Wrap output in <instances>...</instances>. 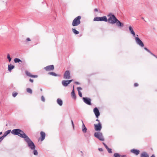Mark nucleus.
<instances>
[{"instance_id": "1", "label": "nucleus", "mask_w": 157, "mask_h": 157, "mask_svg": "<svg viewBox=\"0 0 157 157\" xmlns=\"http://www.w3.org/2000/svg\"><path fill=\"white\" fill-rule=\"evenodd\" d=\"M14 135H17L20 137L24 138L25 141L27 143L28 147L31 149H34L35 145L31 139L26 135L24 132L19 129H13L11 132Z\"/></svg>"}, {"instance_id": "2", "label": "nucleus", "mask_w": 157, "mask_h": 157, "mask_svg": "<svg viewBox=\"0 0 157 157\" xmlns=\"http://www.w3.org/2000/svg\"><path fill=\"white\" fill-rule=\"evenodd\" d=\"M108 17H109V18L107 19V21L109 23L113 24L116 23L117 21H118L114 15L111 13H109L108 15Z\"/></svg>"}, {"instance_id": "3", "label": "nucleus", "mask_w": 157, "mask_h": 157, "mask_svg": "<svg viewBox=\"0 0 157 157\" xmlns=\"http://www.w3.org/2000/svg\"><path fill=\"white\" fill-rule=\"evenodd\" d=\"M81 17L78 16L75 17L73 20L72 22V25L73 26H76L79 25L80 23V19Z\"/></svg>"}, {"instance_id": "4", "label": "nucleus", "mask_w": 157, "mask_h": 157, "mask_svg": "<svg viewBox=\"0 0 157 157\" xmlns=\"http://www.w3.org/2000/svg\"><path fill=\"white\" fill-rule=\"evenodd\" d=\"M94 136L100 140L102 141L104 140V139L101 132H95L94 133Z\"/></svg>"}, {"instance_id": "5", "label": "nucleus", "mask_w": 157, "mask_h": 157, "mask_svg": "<svg viewBox=\"0 0 157 157\" xmlns=\"http://www.w3.org/2000/svg\"><path fill=\"white\" fill-rule=\"evenodd\" d=\"M135 38L136 43L141 47H143L144 45L141 40L138 37H135Z\"/></svg>"}, {"instance_id": "6", "label": "nucleus", "mask_w": 157, "mask_h": 157, "mask_svg": "<svg viewBox=\"0 0 157 157\" xmlns=\"http://www.w3.org/2000/svg\"><path fill=\"white\" fill-rule=\"evenodd\" d=\"M83 101L86 104L88 105H91V100L90 98L86 97H83L82 98Z\"/></svg>"}, {"instance_id": "7", "label": "nucleus", "mask_w": 157, "mask_h": 157, "mask_svg": "<svg viewBox=\"0 0 157 157\" xmlns=\"http://www.w3.org/2000/svg\"><path fill=\"white\" fill-rule=\"evenodd\" d=\"M70 78V72L68 71H66L64 75L63 78L64 79H69Z\"/></svg>"}, {"instance_id": "8", "label": "nucleus", "mask_w": 157, "mask_h": 157, "mask_svg": "<svg viewBox=\"0 0 157 157\" xmlns=\"http://www.w3.org/2000/svg\"><path fill=\"white\" fill-rule=\"evenodd\" d=\"M95 130L96 131H100L101 128V124L100 122H99L98 124H94Z\"/></svg>"}, {"instance_id": "9", "label": "nucleus", "mask_w": 157, "mask_h": 157, "mask_svg": "<svg viewBox=\"0 0 157 157\" xmlns=\"http://www.w3.org/2000/svg\"><path fill=\"white\" fill-rule=\"evenodd\" d=\"M73 81L72 80H63L62 82V85L64 86H67Z\"/></svg>"}, {"instance_id": "10", "label": "nucleus", "mask_w": 157, "mask_h": 157, "mask_svg": "<svg viewBox=\"0 0 157 157\" xmlns=\"http://www.w3.org/2000/svg\"><path fill=\"white\" fill-rule=\"evenodd\" d=\"M94 112L96 117L98 118L100 115V113L98 109L95 107L94 109Z\"/></svg>"}, {"instance_id": "11", "label": "nucleus", "mask_w": 157, "mask_h": 157, "mask_svg": "<svg viewBox=\"0 0 157 157\" xmlns=\"http://www.w3.org/2000/svg\"><path fill=\"white\" fill-rule=\"evenodd\" d=\"M44 68L46 71H49L53 70L54 69V67L53 65H51L45 67Z\"/></svg>"}, {"instance_id": "12", "label": "nucleus", "mask_w": 157, "mask_h": 157, "mask_svg": "<svg viewBox=\"0 0 157 157\" xmlns=\"http://www.w3.org/2000/svg\"><path fill=\"white\" fill-rule=\"evenodd\" d=\"M131 152L134 153L136 155H138L140 153V151L139 150L132 149L131 150Z\"/></svg>"}, {"instance_id": "13", "label": "nucleus", "mask_w": 157, "mask_h": 157, "mask_svg": "<svg viewBox=\"0 0 157 157\" xmlns=\"http://www.w3.org/2000/svg\"><path fill=\"white\" fill-rule=\"evenodd\" d=\"M129 29L131 34L133 35V37H135L136 36L135 33L132 27L130 26L129 27Z\"/></svg>"}, {"instance_id": "14", "label": "nucleus", "mask_w": 157, "mask_h": 157, "mask_svg": "<svg viewBox=\"0 0 157 157\" xmlns=\"http://www.w3.org/2000/svg\"><path fill=\"white\" fill-rule=\"evenodd\" d=\"M82 131L84 133H86L87 131V128L86 127L85 124H84L83 121L82 120Z\"/></svg>"}, {"instance_id": "15", "label": "nucleus", "mask_w": 157, "mask_h": 157, "mask_svg": "<svg viewBox=\"0 0 157 157\" xmlns=\"http://www.w3.org/2000/svg\"><path fill=\"white\" fill-rule=\"evenodd\" d=\"M40 134L41 136V141H42L45 138V134L44 132L41 131L40 132Z\"/></svg>"}, {"instance_id": "16", "label": "nucleus", "mask_w": 157, "mask_h": 157, "mask_svg": "<svg viewBox=\"0 0 157 157\" xmlns=\"http://www.w3.org/2000/svg\"><path fill=\"white\" fill-rule=\"evenodd\" d=\"M25 74L27 76L32 78H37V75H31V73L27 71H25Z\"/></svg>"}, {"instance_id": "17", "label": "nucleus", "mask_w": 157, "mask_h": 157, "mask_svg": "<svg viewBox=\"0 0 157 157\" xmlns=\"http://www.w3.org/2000/svg\"><path fill=\"white\" fill-rule=\"evenodd\" d=\"M57 103L60 106H61L63 105V101L60 98H58L57 100Z\"/></svg>"}, {"instance_id": "18", "label": "nucleus", "mask_w": 157, "mask_h": 157, "mask_svg": "<svg viewBox=\"0 0 157 157\" xmlns=\"http://www.w3.org/2000/svg\"><path fill=\"white\" fill-rule=\"evenodd\" d=\"M117 25L118 27H123L124 26L123 24H122L120 21L118 20L116 22Z\"/></svg>"}, {"instance_id": "19", "label": "nucleus", "mask_w": 157, "mask_h": 157, "mask_svg": "<svg viewBox=\"0 0 157 157\" xmlns=\"http://www.w3.org/2000/svg\"><path fill=\"white\" fill-rule=\"evenodd\" d=\"M11 130H9L5 132L4 133L3 135V136L5 137L8 134H10V132H11Z\"/></svg>"}, {"instance_id": "20", "label": "nucleus", "mask_w": 157, "mask_h": 157, "mask_svg": "<svg viewBox=\"0 0 157 157\" xmlns=\"http://www.w3.org/2000/svg\"><path fill=\"white\" fill-rule=\"evenodd\" d=\"M140 157H149V155L146 152H143L141 154Z\"/></svg>"}, {"instance_id": "21", "label": "nucleus", "mask_w": 157, "mask_h": 157, "mask_svg": "<svg viewBox=\"0 0 157 157\" xmlns=\"http://www.w3.org/2000/svg\"><path fill=\"white\" fill-rule=\"evenodd\" d=\"M101 21H104L106 22L107 21V19L106 16L100 17Z\"/></svg>"}, {"instance_id": "22", "label": "nucleus", "mask_w": 157, "mask_h": 157, "mask_svg": "<svg viewBox=\"0 0 157 157\" xmlns=\"http://www.w3.org/2000/svg\"><path fill=\"white\" fill-rule=\"evenodd\" d=\"M14 67V66L11 64H10L8 66V70L10 71L12 70L13 69Z\"/></svg>"}, {"instance_id": "23", "label": "nucleus", "mask_w": 157, "mask_h": 157, "mask_svg": "<svg viewBox=\"0 0 157 157\" xmlns=\"http://www.w3.org/2000/svg\"><path fill=\"white\" fill-rule=\"evenodd\" d=\"M74 88V86L73 87V90H72V92H71V95L72 97L73 98H76V96H75V93Z\"/></svg>"}, {"instance_id": "24", "label": "nucleus", "mask_w": 157, "mask_h": 157, "mask_svg": "<svg viewBox=\"0 0 157 157\" xmlns=\"http://www.w3.org/2000/svg\"><path fill=\"white\" fill-rule=\"evenodd\" d=\"M14 62L15 63H19L20 62H22V61L18 58H15L14 59Z\"/></svg>"}, {"instance_id": "25", "label": "nucleus", "mask_w": 157, "mask_h": 157, "mask_svg": "<svg viewBox=\"0 0 157 157\" xmlns=\"http://www.w3.org/2000/svg\"><path fill=\"white\" fill-rule=\"evenodd\" d=\"M113 156L114 157H124V155L121 156L118 153H114Z\"/></svg>"}, {"instance_id": "26", "label": "nucleus", "mask_w": 157, "mask_h": 157, "mask_svg": "<svg viewBox=\"0 0 157 157\" xmlns=\"http://www.w3.org/2000/svg\"><path fill=\"white\" fill-rule=\"evenodd\" d=\"M72 31L73 33L75 34H78L79 33V32L76 30L75 29L72 28Z\"/></svg>"}, {"instance_id": "27", "label": "nucleus", "mask_w": 157, "mask_h": 157, "mask_svg": "<svg viewBox=\"0 0 157 157\" xmlns=\"http://www.w3.org/2000/svg\"><path fill=\"white\" fill-rule=\"evenodd\" d=\"M100 17H96L94 18V21H101Z\"/></svg>"}, {"instance_id": "28", "label": "nucleus", "mask_w": 157, "mask_h": 157, "mask_svg": "<svg viewBox=\"0 0 157 157\" xmlns=\"http://www.w3.org/2000/svg\"><path fill=\"white\" fill-rule=\"evenodd\" d=\"M48 74L50 75H53L54 76H59V75L56 74L55 73H54V72H49L48 73Z\"/></svg>"}, {"instance_id": "29", "label": "nucleus", "mask_w": 157, "mask_h": 157, "mask_svg": "<svg viewBox=\"0 0 157 157\" xmlns=\"http://www.w3.org/2000/svg\"><path fill=\"white\" fill-rule=\"evenodd\" d=\"M27 92L30 94H32V90L30 88H27L26 89Z\"/></svg>"}, {"instance_id": "30", "label": "nucleus", "mask_w": 157, "mask_h": 157, "mask_svg": "<svg viewBox=\"0 0 157 157\" xmlns=\"http://www.w3.org/2000/svg\"><path fill=\"white\" fill-rule=\"evenodd\" d=\"M35 148L34 149H33L32 150H33V153L34 155H38V152L35 149Z\"/></svg>"}, {"instance_id": "31", "label": "nucleus", "mask_w": 157, "mask_h": 157, "mask_svg": "<svg viewBox=\"0 0 157 157\" xmlns=\"http://www.w3.org/2000/svg\"><path fill=\"white\" fill-rule=\"evenodd\" d=\"M7 58L8 59L9 62H10L12 58L10 57V55L9 54H8L7 55Z\"/></svg>"}, {"instance_id": "32", "label": "nucleus", "mask_w": 157, "mask_h": 157, "mask_svg": "<svg viewBox=\"0 0 157 157\" xmlns=\"http://www.w3.org/2000/svg\"><path fill=\"white\" fill-rule=\"evenodd\" d=\"M106 149H107L108 152L109 153H112V151H111V149H110L109 148V147H108V148H106Z\"/></svg>"}, {"instance_id": "33", "label": "nucleus", "mask_w": 157, "mask_h": 157, "mask_svg": "<svg viewBox=\"0 0 157 157\" xmlns=\"http://www.w3.org/2000/svg\"><path fill=\"white\" fill-rule=\"evenodd\" d=\"M17 93H13L12 94V95L13 97H15L17 95Z\"/></svg>"}, {"instance_id": "34", "label": "nucleus", "mask_w": 157, "mask_h": 157, "mask_svg": "<svg viewBox=\"0 0 157 157\" xmlns=\"http://www.w3.org/2000/svg\"><path fill=\"white\" fill-rule=\"evenodd\" d=\"M78 95H79V96L80 97H82V95L81 92L80 91H78Z\"/></svg>"}, {"instance_id": "35", "label": "nucleus", "mask_w": 157, "mask_h": 157, "mask_svg": "<svg viewBox=\"0 0 157 157\" xmlns=\"http://www.w3.org/2000/svg\"><path fill=\"white\" fill-rule=\"evenodd\" d=\"M41 100L43 101V102H44L45 101V98H44V97L43 96H41Z\"/></svg>"}, {"instance_id": "36", "label": "nucleus", "mask_w": 157, "mask_h": 157, "mask_svg": "<svg viewBox=\"0 0 157 157\" xmlns=\"http://www.w3.org/2000/svg\"><path fill=\"white\" fill-rule=\"evenodd\" d=\"M147 52H148L151 55H152V56H155V55H154L152 52H151L149 50Z\"/></svg>"}, {"instance_id": "37", "label": "nucleus", "mask_w": 157, "mask_h": 157, "mask_svg": "<svg viewBox=\"0 0 157 157\" xmlns=\"http://www.w3.org/2000/svg\"><path fill=\"white\" fill-rule=\"evenodd\" d=\"M5 137L3 136L0 138V142L2 141Z\"/></svg>"}, {"instance_id": "38", "label": "nucleus", "mask_w": 157, "mask_h": 157, "mask_svg": "<svg viewBox=\"0 0 157 157\" xmlns=\"http://www.w3.org/2000/svg\"><path fill=\"white\" fill-rule=\"evenodd\" d=\"M103 144L105 146V147L106 148H108V147L107 146V145L104 143H103Z\"/></svg>"}, {"instance_id": "39", "label": "nucleus", "mask_w": 157, "mask_h": 157, "mask_svg": "<svg viewBox=\"0 0 157 157\" xmlns=\"http://www.w3.org/2000/svg\"><path fill=\"white\" fill-rule=\"evenodd\" d=\"M78 92V91H80V90H82V88L81 87H78L77 88Z\"/></svg>"}, {"instance_id": "40", "label": "nucleus", "mask_w": 157, "mask_h": 157, "mask_svg": "<svg viewBox=\"0 0 157 157\" xmlns=\"http://www.w3.org/2000/svg\"><path fill=\"white\" fill-rule=\"evenodd\" d=\"M138 85V84L137 83H135L134 84V86L135 87L137 86Z\"/></svg>"}, {"instance_id": "41", "label": "nucleus", "mask_w": 157, "mask_h": 157, "mask_svg": "<svg viewBox=\"0 0 157 157\" xmlns=\"http://www.w3.org/2000/svg\"><path fill=\"white\" fill-rule=\"evenodd\" d=\"M98 150L99 151H103V149L101 148H98Z\"/></svg>"}, {"instance_id": "42", "label": "nucleus", "mask_w": 157, "mask_h": 157, "mask_svg": "<svg viewBox=\"0 0 157 157\" xmlns=\"http://www.w3.org/2000/svg\"><path fill=\"white\" fill-rule=\"evenodd\" d=\"M71 124H72V125L73 126V128H74V124L73 121L71 120Z\"/></svg>"}, {"instance_id": "43", "label": "nucleus", "mask_w": 157, "mask_h": 157, "mask_svg": "<svg viewBox=\"0 0 157 157\" xmlns=\"http://www.w3.org/2000/svg\"><path fill=\"white\" fill-rule=\"evenodd\" d=\"M29 81L31 82H33V80L32 79H31V78H30L29 79Z\"/></svg>"}, {"instance_id": "44", "label": "nucleus", "mask_w": 157, "mask_h": 157, "mask_svg": "<svg viewBox=\"0 0 157 157\" xmlns=\"http://www.w3.org/2000/svg\"><path fill=\"white\" fill-rule=\"evenodd\" d=\"M144 49L146 51H147L149 50L147 48H144Z\"/></svg>"}, {"instance_id": "45", "label": "nucleus", "mask_w": 157, "mask_h": 157, "mask_svg": "<svg viewBox=\"0 0 157 157\" xmlns=\"http://www.w3.org/2000/svg\"><path fill=\"white\" fill-rule=\"evenodd\" d=\"M26 40L27 41H30V40L29 38H27V39H26Z\"/></svg>"}, {"instance_id": "46", "label": "nucleus", "mask_w": 157, "mask_h": 157, "mask_svg": "<svg viewBox=\"0 0 157 157\" xmlns=\"http://www.w3.org/2000/svg\"><path fill=\"white\" fill-rule=\"evenodd\" d=\"M94 11L96 12H98V10L97 9H95L94 10Z\"/></svg>"}, {"instance_id": "47", "label": "nucleus", "mask_w": 157, "mask_h": 157, "mask_svg": "<svg viewBox=\"0 0 157 157\" xmlns=\"http://www.w3.org/2000/svg\"><path fill=\"white\" fill-rule=\"evenodd\" d=\"M75 83L77 84H79V82H75Z\"/></svg>"}, {"instance_id": "48", "label": "nucleus", "mask_w": 157, "mask_h": 157, "mask_svg": "<svg viewBox=\"0 0 157 157\" xmlns=\"http://www.w3.org/2000/svg\"><path fill=\"white\" fill-rule=\"evenodd\" d=\"M96 121H98V123H99V122H100L99 120H98V119H96Z\"/></svg>"}, {"instance_id": "49", "label": "nucleus", "mask_w": 157, "mask_h": 157, "mask_svg": "<svg viewBox=\"0 0 157 157\" xmlns=\"http://www.w3.org/2000/svg\"><path fill=\"white\" fill-rule=\"evenodd\" d=\"M151 157H155V156L154 155H152Z\"/></svg>"}, {"instance_id": "50", "label": "nucleus", "mask_w": 157, "mask_h": 157, "mask_svg": "<svg viewBox=\"0 0 157 157\" xmlns=\"http://www.w3.org/2000/svg\"><path fill=\"white\" fill-rule=\"evenodd\" d=\"M155 56V57L156 58H157V56H156V55H155V56Z\"/></svg>"}, {"instance_id": "51", "label": "nucleus", "mask_w": 157, "mask_h": 157, "mask_svg": "<svg viewBox=\"0 0 157 157\" xmlns=\"http://www.w3.org/2000/svg\"><path fill=\"white\" fill-rule=\"evenodd\" d=\"M2 132H0V135H1V134H2Z\"/></svg>"}, {"instance_id": "52", "label": "nucleus", "mask_w": 157, "mask_h": 157, "mask_svg": "<svg viewBox=\"0 0 157 157\" xmlns=\"http://www.w3.org/2000/svg\"><path fill=\"white\" fill-rule=\"evenodd\" d=\"M136 37H138V35H136Z\"/></svg>"}, {"instance_id": "53", "label": "nucleus", "mask_w": 157, "mask_h": 157, "mask_svg": "<svg viewBox=\"0 0 157 157\" xmlns=\"http://www.w3.org/2000/svg\"><path fill=\"white\" fill-rule=\"evenodd\" d=\"M141 18H142V19H143V20H144V17H141Z\"/></svg>"}, {"instance_id": "54", "label": "nucleus", "mask_w": 157, "mask_h": 157, "mask_svg": "<svg viewBox=\"0 0 157 157\" xmlns=\"http://www.w3.org/2000/svg\"><path fill=\"white\" fill-rule=\"evenodd\" d=\"M126 157V156L125 155H124V157Z\"/></svg>"}]
</instances>
